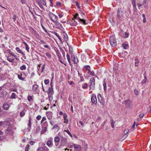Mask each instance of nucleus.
Returning <instances> with one entry per match:
<instances>
[{"mask_svg":"<svg viewBox=\"0 0 151 151\" xmlns=\"http://www.w3.org/2000/svg\"><path fill=\"white\" fill-rule=\"evenodd\" d=\"M16 50L18 52L21 54L22 55H24V52L18 47H16Z\"/></svg>","mask_w":151,"mask_h":151,"instance_id":"a878e982","label":"nucleus"},{"mask_svg":"<svg viewBox=\"0 0 151 151\" xmlns=\"http://www.w3.org/2000/svg\"><path fill=\"white\" fill-rule=\"evenodd\" d=\"M45 55L49 59H50L51 57V55L48 52H47L46 53Z\"/></svg>","mask_w":151,"mask_h":151,"instance_id":"a19ab883","label":"nucleus"},{"mask_svg":"<svg viewBox=\"0 0 151 151\" xmlns=\"http://www.w3.org/2000/svg\"><path fill=\"white\" fill-rule=\"evenodd\" d=\"M37 4H38V5H39V6H40V7L41 9H43V10L44 9V7H43V6H42V4H41V3H40L39 2H37Z\"/></svg>","mask_w":151,"mask_h":151,"instance_id":"a18cd8bd","label":"nucleus"},{"mask_svg":"<svg viewBox=\"0 0 151 151\" xmlns=\"http://www.w3.org/2000/svg\"><path fill=\"white\" fill-rule=\"evenodd\" d=\"M66 57H67V59L68 60V61L70 64V65H71V62L70 58V56L69 55V54L68 53L67 54Z\"/></svg>","mask_w":151,"mask_h":151,"instance_id":"bb28decb","label":"nucleus"},{"mask_svg":"<svg viewBox=\"0 0 151 151\" xmlns=\"http://www.w3.org/2000/svg\"><path fill=\"white\" fill-rule=\"evenodd\" d=\"M31 118L30 117L29 118V123L28 124V128H27V129H28L29 130L31 128Z\"/></svg>","mask_w":151,"mask_h":151,"instance_id":"5701e85b","label":"nucleus"},{"mask_svg":"<svg viewBox=\"0 0 151 151\" xmlns=\"http://www.w3.org/2000/svg\"><path fill=\"white\" fill-rule=\"evenodd\" d=\"M63 118L64 120V122L67 124L68 122V119H67V116L65 113H64L63 114Z\"/></svg>","mask_w":151,"mask_h":151,"instance_id":"ddd939ff","label":"nucleus"},{"mask_svg":"<svg viewBox=\"0 0 151 151\" xmlns=\"http://www.w3.org/2000/svg\"><path fill=\"white\" fill-rule=\"evenodd\" d=\"M23 43L24 44L26 50L28 52H29V47L28 44L24 41L23 42Z\"/></svg>","mask_w":151,"mask_h":151,"instance_id":"dca6fc26","label":"nucleus"},{"mask_svg":"<svg viewBox=\"0 0 151 151\" xmlns=\"http://www.w3.org/2000/svg\"><path fill=\"white\" fill-rule=\"evenodd\" d=\"M147 78L146 76H144V79L142 81V84L145 83L147 81Z\"/></svg>","mask_w":151,"mask_h":151,"instance_id":"e433bc0d","label":"nucleus"},{"mask_svg":"<svg viewBox=\"0 0 151 151\" xmlns=\"http://www.w3.org/2000/svg\"><path fill=\"white\" fill-rule=\"evenodd\" d=\"M76 6L77 7L78 9V10L80 12L79 13L81 14H82V13H81L82 10L81 8V7L80 6V5L78 4V3L77 1H76Z\"/></svg>","mask_w":151,"mask_h":151,"instance_id":"6ab92c4d","label":"nucleus"},{"mask_svg":"<svg viewBox=\"0 0 151 151\" xmlns=\"http://www.w3.org/2000/svg\"><path fill=\"white\" fill-rule=\"evenodd\" d=\"M69 51L71 54V61L73 62V63L75 64L76 63V61H75V56L74 54H72V52L73 51V48L71 46H69Z\"/></svg>","mask_w":151,"mask_h":151,"instance_id":"39448f33","label":"nucleus"},{"mask_svg":"<svg viewBox=\"0 0 151 151\" xmlns=\"http://www.w3.org/2000/svg\"><path fill=\"white\" fill-rule=\"evenodd\" d=\"M65 131L67 132L71 137H72V135L70 134V133L68 129H67L66 130H65Z\"/></svg>","mask_w":151,"mask_h":151,"instance_id":"69168bd1","label":"nucleus"},{"mask_svg":"<svg viewBox=\"0 0 151 151\" xmlns=\"http://www.w3.org/2000/svg\"><path fill=\"white\" fill-rule=\"evenodd\" d=\"M54 34L60 40V42H61L62 43H63L62 40L61 39V38L59 36L58 34L56 32H55L54 33Z\"/></svg>","mask_w":151,"mask_h":151,"instance_id":"393cba45","label":"nucleus"},{"mask_svg":"<svg viewBox=\"0 0 151 151\" xmlns=\"http://www.w3.org/2000/svg\"><path fill=\"white\" fill-rule=\"evenodd\" d=\"M76 19H77L78 21L80 23H82L83 24H86V21L85 20L81 19L80 17H78V14L77 13H76Z\"/></svg>","mask_w":151,"mask_h":151,"instance_id":"0eeeda50","label":"nucleus"},{"mask_svg":"<svg viewBox=\"0 0 151 151\" xmlns=\"http://www.w3.org/2000/svg\"><path fill=\"white\" fill-rule=\"evenodd\" d=\"M139 63V61L137 60V61H136L134 62L135 63V66L136 67H138L139 65L138 63Z\"/></svg>","mask_w":151,"mask_h":151,"instance_id":"603ef678","label":"nucleus"},{"mask_svg":"<svg viewBox=\"0 0 151 151\" xmlns=\"http://www.w3.org/2000/svg\"><path fill=\"white\" fill-rule=\"evenodd\" d=\"M42 28L44 30V31H45V32H46L47 33V34H49L47 32V30H46V29L45 28V27H44L43 26V25H42Z\"/></svg>","mask_w":151,"mask_h":151,"instance_id":"e2e57ef3","label":"nucleus"},{"mask_svg":"<svg viewBox=\"0 0 151 151\" xmlns=\"http://www.w3.org/2000/svg\"><path fill=\"white\" fill-rule=\"evenodd\" d=\"M91 102L94 104H96L97 103V99L95 94H93L91 98Z\"/></svg>","mask_w":151,"mask_h":151,"instance_id":"6e6552de","label":"nucleus"},{"mask_svg":"<svg viewBox=\"0 0 151 151\" xmlns=\"http://www.w3.org/2000/svg\"><path fill=\"white\" fill-rule=\"evenodd\" d=\"M26 111V110L25 109H23V110L20 113L19 115L21 117H22L24 116L25 114Z\"/></svg>","mask_w":151,"mask_h":151,"instance_id":"2eb2a0df","label":"nucleus"},{"mask_svg":"<svg viewBox=\"0 0 151 151\" xmlns=\"http://www.w3.org/2000/svg\"><path fill=\"white\" fill-rule=\"evenodd\" d=\"M47 145L49 147H51L53 145L52 139L50 138L47 142Z\"/></svg>","mask_w":151,"mask_h":151,"instance_id":"1a4fd4ad","label":"nucleus"},{"mask_svg":"<svg viewBox=\"0 0 151 151\" xmlns=\"http://www.w3.org/2000/svg\"><path fill=\"white\" fill-rule=\"evenodd\" d=\"M58 16L59 18H62L63 16V13L62 12L58 14Z\"/></svg>","mask_w":151,"mask_h":151,"instance_id":"3c124183","label":"nucleus"},{"mask_svg":"<svg viewBox=\"0 0 151 151\" xmlns=\"http://www.w3.org/2000/svg\"><path fill=\"white\" fill-rule=\"evenodd\" d=\"M70 24L71 25L75 26L76 25V22L74 19L73 18L72 20L70 22Z\"/></svg>","mask_w":151,"mask_h":151,"instance_id":"b1692460","label":"nucleus"},{"mask_svg":"<svg viewBox=\"0 0 151 151\" xmlns=\"http://www.w3.org/2000/svg\"><path fill=\"white\" fill-rule=\"evenodd\" d=\"M117 13V16L118 18H120L123 15V12L121 8H119L118 9Z\"/></svg>","mask_w":151,"mask_h":151,"instance_id":"9d476101","label":"nucleus"},{"mask_svg":"<svg viewBox=\"0 0 151 151\" xmlns=\"http://www.w3.org/2000/svg\"><path fill=\"white\" fill-rule=\"evenodd\" d=\"M27 99L29 101H30L32 99V96L29 95L27 97Z\"/></svg>","mask_w":151,"mask_h":151,"instance_id":"680f3d73","label":"nucleus"},{"mask_svg":"<svg viewBox=\"0 0 151 151\" xmlns=\"http://www.w3.org/2000/svg\"><path fill=\"white\" fill-rule=\"evenodd\" d=\"M122 46L124 49H127L129 48V45L128 44L123 43Z\"/></svg>","mask_w":151,"mask_h":151,"instance_id":"4be33fe9","label":"nucleus"},{"mask_svg":"<svg viewBox=\"0 0 151 151\" xmlns=\"http://www.w3.org/2000/svg\"><path fill=\"white\" fill-rule=\"evenodd\" d=\"M47 116L49 120L51 119L52 117L53 114L50 111L47 112L46 113Z\"/></svg>","mask_w":151,"mask_h":151,"instance_id":"9b49d317","label":"nucleus"},{"mask_svg":"<svg viewBox=\"0 0 151 151\" xmlns=\"http://www.w3.org/2000/svg\"><path fill=\"white\" fill-rule=\"evenodd\" d=\"M12 130L11 128L9 127L8 128H7V129L6 130V132L7 134H8V133L9 132H12Z\"/></svg>","mask_w":151,"mask_h":151,"instance_id":"2f4dec72","label":"nucleus"},{"mask_svg":"<svg viewBox=\"0 0 151 151\" xmlns=\"http://www.w3.org/2000/svg\"><path fill=\"white\" fill-rule=\"evenodd\" d=\"M109 42L112 47H114L116 46V42L115 40V37L114 36H112L110 37Z\"/></svg>","mask_w":151,"mask_h":151,"instance_id":"20e7f679","label":"nucleus"},{"mask_svg":"<svg viewBox=\"0 0 151 151\" xmlns=\"http://www.w3.org/2000/svg\"><path fill=\"white\" fill-rule=\"evenodd\" d=\"M124 102L128 108L130 109L132 108L133 104L132 102L130 100H126L124 101Z\"/></svg>","mask_w":151,"mask_h":151,"instance_id":"423d86ee","label":"nucleus"},{"mask_svg":"<svg viewBox=\"0 0 151 151\" xmlns=\"http://www.w3.org/2000/svg\"><path fill=\"white\" fill-rule=\"evenodd\" d=\"M129 129H126L125 130H124V134H127V133H128V132H129Z\"/></svg>","mask_w":151,"mask_h":151,"instance_id":"6e6d98bb","label":"nucleus"},{"mask_svg":"<svg viewBox=\"0 0 151 151\" xmlns=\"http://www.w3.org/2000/svg\"><path fill=\"white\" fill-rule=\"evenodd\" d=\"M88 86V85L87 83H85L83 84L82 86V88L83 89L86 88Z\"/></svg>","mask_w":151,"mask_h":151,"instance_id":"c03bdc74","label":"nucleus"},{"mask_svg":"<svg viewBox=\"0 0 151 151\" xmlns=\"http://www.w3.org/2000/svg\"><path fill=\"white\" fill-rule=\"evenodd\" d=\"M29 147V145L28 144L25 147V151H28Z\"/></svg>","mask_w":151,"mask_h":151,"instance_id":"864d4df0","label":"nucleus"},{"mask_svg":"<svg viewBox=\"0 0 151 151\" xmlns=\"http://www.w3.org/2000/svg\"><path fill=\"white\" fill-rule=\"evenodd\" d=\"M46 119L45 117H43L41 121V124L44 121H45Z\"/></svg>","mask_w":151,"mask_h":151,"instance_id":"052dcab7","label":"nucleus"},{"mask_svg":"<svg viewBox=\"0 0 151 151\" xmlns=\"http://www.w3.org/2000/svg\"><path fill=\"white\" fill-rule=\"evenodd\" d=\"M78 73L79 76L80 77L81 79L80 81L82 82L84 81V79L83 78V77L81 76V73H80L78 71Z\"/></svg>","mask_w":151,"mask_h":151,"instance_id":"7c9ffc66","label":"nucleus"},{"mask_svg":"<svg viewBox=\"0 0 151 151\" xmlns=\"http://www.w3.org/2000/svg\"><path fill=\"white\" fill-rule=\"evenodd\" d=\"M67 143V139L63 137H61L60 139V145L58 146V147L60 148L62 146L66 145Z\"/></svg>","mask_w":151,"mask_h":151,"instance_id":"f03ea898","label":"nucleus"},{"mask_svg":"<svg viewBox=\"0 0 151 151\" xmlns=\"http://www.w3.org/2000/svg\"><path fill=\"white\" fill-rule=\"evenodd\" d=\"M98 98V99L99 101L101 103H102L103 102V100H102V98L101 97V95L99 93L98 94L97 96Z\"/></svg>","mask_w":151,"mask_h":151,"instance_id":"a211bd4d","label":"nucleus"},{"mask_svg":"<svg viewBox=\"0 0 151 151\" xmlns=\"http://www.w3.org/2000/svg\"><path fill=\"white\" fill-rule=\"evenodd\" d=\"M63 5V4H62L60 2L57 1L56 2V4L54 6L57 8L62 6Z\"/></svg>","mask_w":151,"mask_h":151,"instance_id":"4468645a","label":"nucleus"},{"mask_svg":"<svg viewBox=\"0 0 151 151\" xmlns=\"http://www.w3.org/2000/svg\"><path fill=\"white\" fill-rule=\"evenodd\" d=\"M136 122H134V124H133L132 125V126L131 128V129H130V130L132 131L133 130H134V128H135V124H136Z\"/></svg>","mask_w":151,"mask_h":151,"instance_id":"09e8293b","label":"nucleus"},{"mask_svg":"<svg viewBox=\"0 0 151 151\" xmlns=\"http://www.w3.org/2000/svg\"><path fill=\"white\" fill-rule=\"evenodd\" d=\"M20 69L22 70H25L26 69V67L25 65H23L20 68Z\"/></svg>","mask_w":151,"mask_h":151,"instance_id":"473e14b6","label":"nucleus"},{"mask_svg":"<svg viewBox=\"0 0 151 151\" xmlns=\"http://www.w3.org/2000/svg\"><path fill=\"white\" fill-rule=\"evenodd\" d=\"M16 95L15 93H12L11 96V99H15L16 98Z\"/></svg>","mask_w":151,"mask_h":151,"instance_id":"37998d69","label":"nucleus"},{"mask_svg":"<svg viewBox=\"0 0 151 151\" xmlns=\"http://www.w3.org/2000/svg\"><path fill=\"white\" fill-rule=\"evenodd\" d=\"M18 78L19 79L22 81H24V78L22 76V74H18Z\"/></svg>","mask_w":151,"mask_h":151,"instance_id":"72a5a7b5","label":"nucleus"},{"mask_svg":"<svg viewBox=\"0 0 151 151\" xmlns=\"http://www.w3.org/2000/svg\"><path fill=\"white\" fill-rule=\"evenodd\" d=\"M55 23H56V26H57L58 27H59V28H60L62 27V25L60 23H59L58 22H57Z\"/></svg>","mask_w":151,"mask_h":151,"instance_id":"de8ad7c7","label":"nucleus"},{"mask_svg":"<svg viewBox=\"0 0 151 151\" xmlns=\"http://www.w3.org/2000/svg\"><path fill=\"white\" fill-rule=\"evenodd\" d=\"M124 38H127L129 37V34L126 32H124Z\"/></svg>","mask_w":151,"mask_h":151,"instance_id":"79ce46f5","label":"nucleus"},{"mask_svg":"<svg viewBox=\"0 0 151 151\" xmlns=\"http://www.w3.org/2000/svg\"><path fill=\"white\" fill-rule=\"evenodd\" d=\"M38 87V86L37 84H35L32 86L33 91H36Z\"/></svg>","mask_w":151,"mask_h":151,"instance_id":"aec40b11","label":"nucleus"},{"mask_svg":"<svg viewBox=\"0 0 151 151\" xmlns=\"http://www.w3.org/2000/svg\"><path fill=\"white\" fill-rule=\"evenodd\" d=\"M135 2V0H132V4L133 5L136 4Z\"/></svg>","mask_w":151,"mask_h":151,"instance_id":"338daca9","label":"nucleus"},{"mask_svg":"<svg viewBox=\"0 0 151 151\" xmlns=\"http://www.w3.org/2000/svg\"><path fill=\"white\" fill-rule=\"evenodd\" d=\"M41 0V1H42V4L44 5L47 6H46V1L45 0Z\"/></svg>","mask_w":151,"mask_h":151,"instance_id":"5fc2aeb1","label":"nucleus"},{"mask_svg":"<svg viewBox=\"0 0 151 151\" xmlns=\"http://www.w3.org/2000/svg\"><path fill=\"white\" fill-rule=\"evenodd\" d=\"M37 151H42V148L40 147L38 148L37 150Z\"/></svg>","mask_w":151,"mask_h":151,"instance_id":"774afa93","label":"nucleus"},{"mask_svg":"<svg viewBox=\"0 0 151 151\" xmlns=\"http://www.w3.org/2000/svg\"><path fill=\"white\" fill-rule=\"evenodd\" d=\"M56 54L59 58H60L61 57V55L59 53V50H57L56 51Z\"/></svg>","mask_w":151,"mask_h":151,"instance_id":"8fccbe9b","label":"nucleus"},{"mask_svg":"<svg viewBox=\"0 0 151 151\" xmlns=\"http://www.w3.org/2000/svg\"><path fill=\"white\" fill-rule=\"evenodd\" d=\"M60 138L58 137H56L54 138V142H60Z\"/></svg>","mask_w":151,"mask_h":151,"instance_id":"cd10ccee","label":"nucleus"},{"mask_svg":"<svg viewBox=\"0 0 151 151\" xmlns=\"http://www.w3.org/2000/svg\"><path fill=\"white\" fill-rule=\"evenodd\" d=\"M48 94V97L50 101H51L52 100V94Z\"/></svg>","mask_w":151,"mask_h":151,"instance_id":"58836bf2","label":"nucleus"},{"mask_svg":"<svg viewBox=\"0 0 151 151\" xmlns=\"http://www.w3.org/2000/svg\"><path fill=\"white\" fill-rule=\"evenodd\" d=\"M46 85H47L49 83V81L48 79L45 80L44 81Z\"/></svg>","mask_w":151,"mask_h":151,"instance_id":"4d7b16f0","label":"nucleus"},{"mask_svg":"<svg viewBox=\"0 0 151 151\" xmlns=\"http://www.w3.org/2000/svg\"><path fill=\"white\" fill-rule=\"evenodd\" d=\"M10 107V105L9 103H5L3 105V107L5 110H8Z\"/></svg>","mask_w":151,"mask_h":151,"instance_id":"f8f14e48","label":"nucleus"},{"mask_svg":"<svg viewBox=\"0 0 151 151\" xmlns=\"http://www.w3.org/2000/svg\"><path fill=\"white\" fill-rule=\"evenodd\" d=\"M64 40L65 41H67L68 40V36L67 35H64Z\"/></svg>","mask_w":151,"mask_h":151,"instance_id":"49530a36","label":"nucleus"},{"mask_svg":"<svg viewBox=\"0 0 151 151\" xmlns=\"http://www.w3.org/2000/svg\"><path fill=\"white\" fill-rule=\"evenodd\" d=\"M87 72L89 75H91L93 76H95V74L94 73L93 71H91V70H90L88 72Z\"/></svg>","mask_w":151,"mask_h":151,"instance_id":"c9c22d12","label":"nucleus"},{"mask_svg":"<svg viewBox=\"0 0 151 151\" xmlns=\"http://www.w3.org/2000/svg\"><path fill=\"white\" fill-rule=\"evenodd\" d=\"M134 93L136 95H138L139 94V92L137 90L135 89L134 90Z\"/></svg>","mask_w":151,"mask_h":151,"instance_id":"bf43d9fd","label":"nucleus"},{"mask_svg":"<svg viewBox=\"0 0 151 151\" xmlns=\"http://www.w3.org/2000/svg\"><path fill=\"white\" fill-rule=\"evenodd\" d=\"M85 68L88 71V72L90 70L91 68L89 65H86L84 66Z\"/></svg>","mask_w":151,"mask_h":151,"instance_id":"4c0bfd02","label":"nucleus"},{"mask_svg":"<svg viewBox=\"0 0 151 151\" xmlns=\"http://www.w3.org/2000/svg\"><path fill=\"white\" fill-rule=\"evenodd\" d=\"M103 85L104 86V91L106 90V85L105 80L103 82Z\"/></svg>","mask_w":151,"mask_h":151,"instance_id":"c756f323","label":"nucleus"},{"mask_svg":"<svg viewBox=\"0 0 151 151\" xmlns=\"http://www.w3.org/2000/svg\"><path fill=\"white\" fill-rule=\"evenodd\" d=\"M115 123V122L114 121L113 119H111V127L114 128V124Z\"/></svg>","mask_w":151,"mask_h":151,"instance_id":"f704fd0d","label":"nucleus"},{"mask_svg":"<svg viewBox=\"0 0 151 151\" xmlns=\"http://www.w3.org/2000/svg\"><path fill=\"white\" fill-rule=\"evenodd\" d=\"M7 60L10 62L12 63L14 59V58H12L11 56H8L7 57Z\"/></svg>","mask_w":151,"mask_h":151,"instance_id":"412c9836","label":"nucleus"},{"mask_svg":"<svg viewBox=\"0 0 151 151\" xmlns=\"http://www.w3.org/2000/svg\"><path fill=\"white\" fill-rule=\"evenodd\" d=\"M17 89L16 88H12L10 89V90L16 92L17 91Z\"/></svg>","mask_w":151,"mask_h":151,"instance_id":"13d9d810","label":"nucleus"},{"mask_svg":"<svg viewBox=\"0 0 151 151\" xmlns=\"http://www.w3.org/2000/svg\"><path fill=\"white\" fill-rule=\"evenodd\" d=\"M42 151H49V149L46 146H44L42 148Z\"/></svg>","mask_w":151,"mask_h":151,"instance_id":"c85d7f7f","label":"nucleus"},{"mask_svg":"<svg viewBox=\"0 0 151 151\" xmlns=\"http://www.w3.org/2000/svg\"><path fill=\"white\" fill-rule=\"evenodd\" d=\"M41 118V116L40 115H38L36 117V119L38 120H40Z\"/></svg>","mask_w":151,"mask_h":151,"instance_id":"0e129e2a","label":"nucleus"},{"mask_svg":"<svg viewBox=\"0 0 151 151\" xmlns=\"http://www.w3.org/2000/svg\"><path fill=\"white\" fill-rule=\"evenodd\" d=\"M81 150V147L80 145H76V150L80 151Z\"/></svg>","mask_w":151,"mask_h":151,"instance_id":"ea45409f","label":"nucleus"},{"mask_svg":"<svg viewBox=\"0 0 151 151\" xmlns=\"http://www.w3.org/2000/svg\"><path fill=\"white\" fill-rule=\"evenodd\" d=\"M90 90H94L95 88V80L93 78L90 79L89 83Z\"/></svg>","mask_w":151,"mask_h":151,"instance_id":"7ed1b4c3","label":"nucleus"},{"mask_svg":"<svg viewBox=\"0 0 151 151\" xmlns=\"http://www.w3.org/2000/svg\"><path fill=\"white\" fill-rule=\"evenodd\" d=\"M48 15L50 20L53 22H57L58 18L56 15L51 12H49Z\"/></svg>","mask_w":151,"mask_h":151,"instance_id":"f257e3e1","label":"nucleus"},{"mask_svg":"<svg viewBox=\"0 0 151 151\" xmlns=\"http://www.w3.org/2000/svg\"><path fill=\"white\" fill-rule=\"evenodd\" d=\"M51 87H49L48 88V94H53V90L52 88V82L50 83Z\"/></svg>","mask_w":151,"mask_h":151,"instance_id":"f3484780","label":"nucleus"}]
</instances>
